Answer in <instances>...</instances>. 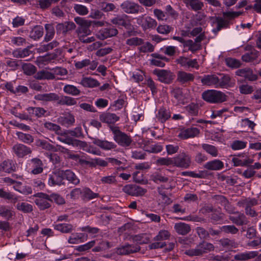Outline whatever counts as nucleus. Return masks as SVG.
I'll return each mask as SVG.
<instances>
[{
    "instance_id": "53",
    "label": "nucleus",
    "mask_w": 261,
    "mask_h": 261,
    "mask_svg": "<svg viewBox=\"0 0 261 261\" xmlns=\"http://www.w3.org/2000/svg\"><path fill=\"white\" fill-rule=\"evenodd\" d=\"M23 72L27 75H32L36 73L37 68L31 63H24L22 65Z\"/></svg>"
},
{
    "instance_id": "32",
    "label": "nucleus",
    "mask_w": 261,
    "mask_h": 261,
    "mask_svg": "<svg viewBox=\"0 0 261 261\" xmlns=\"http://www.w3.org/2000/svg\"><path fill=\"white\" fill-rule=\"evenodd\" d=\"M15 213L11 210L8 206L0 205V216L7 220H10L13 219L15 216Z\"/></svg>"
},
{
    "instance_id": "33",
    "label": "nucleus",
    "mask_w": 261,
    "mask_h": 261,
    "mask_svg": "<svg viewBox=\"0 0 261 261\" xmlns=\"http://www.w3.org/2000/svg\"><path fill=\"white\" fill-rule=\"evenodd\" d=\"M258 57V52L254 49H251L249 51L243 55L241 59L243 61L249 63L253 62Z\"/></svg>"
},
{
    "instance_id": "29",
    "label": "nucleus",
    "mask_w": 261,
    "mask_h": 261,
    "mask_svg": "<svg viewBox=\"0 0 261 261\" xmlns=\"http://www.w3.org/2000/svg\"><path fill=\"white\" fill-rule=\"evenodd\" d=\"M223 167V162L217 159L207 162L204 165V168L209 170H220Z\"/></svg>"
},
{
    "instance_id": "25",
    "label": "nucleus",
    "mask_w": 261,
    "mask_h": 261,
    "mask_svg": "<svg viewBox=\"0 0 261 261\" xmlns=\"http://www.w3.org/2000/svg\"><path fill=\"white\" fill-rule=\"evenodd\" d=\"M88 235L84 233H73L69 237L68 242L71 244L83 243L87 241Z\"/></svg>"
},
{
    "instance_id": "18",
    "label": "nucleus",
    "mask_w": 261,
    "mask_h": 261,
    "mask_svg": "<svg viewBox=\"0 0 261 261\" xmlns=\"http://www.w3.org/2000/svg\"><path fill=\"white\" fill-rule=\"evenodd\" d=\"M200 133L199 129L195 127H190L182 129L178 137L182 139H187L190 138H194L198 135Z\"/></svg>"
},
{
    "instance_id": "19",
    "label": "nucleus",
    "mask_w": 261,
    "mask_h": 261,
    "mask_svg": "<svg viewBox=\"0 0 261 261\" xmlns=\"http://www.w3.org/2000/svg\"><path fill=\"white\" fill-rule=\"evenodd\" d=\"M118 34V30L113 27L103 28L97 34V38L100 40H104L108 38L116 36Z\"/></svg>"
},
{
    "instance_id": "38",
    "label": "nucleus",
    "mask_w": 261,
    "mask_h": 261,
    "mask_svg": "<svg viewBox=\"0 0 261 261\" xmlns=\"http://www.w3.org/2000/svg\"><path fill=\"white\" fill-rule=\"evenodd\" d=\"M156 118L162 123L165 122L171 117V113L169 110L162 107L161 108L156 114Z\"/></svg>"
},
{
    "instance_id": "50",
    "label": "nucleus",
    "mask_w": 261,
    "mask_h": 261,
    "mask_svg": "<svg viewBox=\"0 0 261 261\" xmlns=\"http://www.w3.org/2000/svg\"><path fill=\"white\" fill-rule=\"evenodd\" d=\"M32 51L30 50L29 47H27L22 49H17L13 52L14 57L17 58H23L32 54Z\"/></svg>"
},
{
    "instance_id": "24",
    "label": "nucleus",
    "mask_w": 261,
    "mask_h": 261,
    "mask_svg": "<svg viewBox=\"0 0 261 261\" xmlns=\"http://www.w3.org/2000/svg\"><path fill=\"white\" fill-rule=\"evenodd\" d=\"M35 99L44 102L55 101L59 99V95L55 93L38 94L34 97Z\"/></svg>"
},
{
    "instance_id": "48",
    "label": "nucleus",
    "mask_w": 261,
    "mask_h": 261,
    "mask_svg": "<svg viewBox=\"0 0 261 261\" xmlns=\"http://www.w3.org/2000/svg\"><path fill=\"white\" fill-rule=\"evenodd\" d=\"M45 29L46 30V34L44 37V40L48 42L51 40L55 35V29L52 24H46L45 25Z\"/></svg>"
},
{
    "instance_id": "44",
    "label": "nucleus",
    "mask_w": 261,
    "mask_h": 261,
    "mask_svg": "<svg viewBox=\"0 0 261 261\" xmlns=\"http://www.w3.org/2000/svg\"><path fill=\"white\" fill-rule=\"evenodd\" d=\"M150 180L156 184H159L160 182H167L169 178L161 173L155 172L150 176Z\"/></svg>"
},
{
    "instance_id": "43",
    "label": "nucleus",
    "mask_w": 261,
    "mask_h": 261,
    "mask_svg": "<svg viewBox=\"0 0 261 261\" xmlns=\"http://www.w3.org/2000/svg\"><path fill=\"white\" fill-rule=\"evenodd\" d=\"M63 91L72 96H78L81 94V91L76 87L72 85H66L63 87Z\"/></svg>"
},
{
    "instance_id": "16",
    "label": "nucleus",
    "mask_w": 261,
    "mask_h": 261,
    "mask_svg": "<svg viewBox=\"0 0 261 261\" xmlns=\"http://www.w3.org/2000/svg\"><path fill=\"white\" fill-rule=\"evenodd\" d=\"M111 22L118 26L124 27L126 29H130L133 25L128 19V16L126 15L117 16L111 20Z\"/></svg>"
},
{
    "instance_id": "57",
    "label": "nucleus",
    "mask_w": 261,
    "mask_h": 261,
    "mask_svg": "<svg viewBox=\"0 0 261 261\" xmlns=\"http://www.w3.org/2000/svg\"><path fill=\"white\" fill-rule=\"evenodd\" d=\"M217 27L216 30L217 31H220L223 28H228L229 27L230 22L228 20H225L222 17H218L216 19Z\"/></svg>"
},
{
    "instance_id": "47",
    "label": "nucleus",
    "mask_w": 261,
    "mask_h": 261,
    "mask_svg": "<svg viewBox=\"0 0 261 261\" xmlns=\"http://www.w3.org/2000/svg\"><path fill=\"white\" fill-rule=\"evenodd\" d=\"M16 134L19 140L25 144H31L34 142V137L30 134L22 132H17Z\"/></svg>"
},
{
    "instance_id": "26",
    "label": "nucleus",
    "mask_w": 261,
    "mask_h": 261,
    "mask_svg": "<svg viewBox=\"0 0 261 261\" xmlns=\"http://www.w3.org/2000/svg\"><path fill=\"white\" fill-rule=\"evenodd\" d=\"M100 120L107 124H114L119 120V117L115 114L111 113H104L99 116Z\"/></svg>"
},
{
    "instance_id": "9",
    "label": "nucleus",
    "mask_w": 261,
    "mask_h": 261,
    "mask_svg": "<svg viewBox=\"0 0 261 261\" xmlns=\"http://www.w3.org/2000/svg\"><path fill=\"white\" fill-rule=\"evenodd\" d=\"M234 166H246L253 162V160L250 158L246 153H239L232 159Z\"/></svg>"
},
{
    "instance_id": "15",
    "label": "nucleus",
    "mask_w": 261,
    "mask_h": 261,
    "mask_svg": "<svg viewBox=\"0 0 261 261\" xmlns=\"http://www.w3.org/2000/svg\"><path fill=\"white\" fill-rule=\"evenodd\" d=\"M12 149L16 155L20 158H22L24 156L31 154L32 152L30 147L22 144H16L14 145Z\"/></svg>"
},
{
    "instance_id": "55",
    "label": "nucleus",
    "mask_w": 261,
    "mask_h": 261,
    "mask_svg": "<svg viewBox=\"0 0 261 261\" xmlns=\"http://www.w3.org/2000/svg\"><path fill=\"white\" fill-rule=\"evenodd\" d=\"M154 46L149 42H144L143 40V44L138 47V50L140 53H151L154 51Z\"/></svg>"
},
{
    "instance_id": "58",
    "label": "nucleus",
    "mask_w": 261,
    "mask_h": 261,
    "mask_svg": "<svg viewBox=\"0 0 261 261\" xmlns=\"http://www.w3.org/2000/svg\"><path fill=\"white\" fill-rule=\"evenodd\" d=\"M133 240L137 244H144L148 243L150 241V239L147 234H141L135 236L133 238Z\"/></svg>"
},
{
    "instance_id": "23",
    "label": "nucleus",
    "mask_w": 261,
    "mask_h": 261,
    "mask_svg": "<svg viewBox=\"0 0 261 261\" xmlns=\"http://www.w3.org/2000/svg\"><path fill=\"white\" fill-rule=\"evenodd\" d=\"M258 254L256 251H245L234 255V259L237 261H246L255 258Z\"/></svg>"
},
{
    "instance_id": "10",
    "label": "nucleus",
    "mask_w": 261,
    "mask_h": 261,
    "mask_svg": "<svg viewBox=\"0 0 261 261\" xmlns=\"http://www.w3.org/2000/svg\"><path fill=\"white\" fill-rule=\"evenodd\" d=\"M176 62L184 68L191 67L198 69L199 67L197 59H191L184 56L179 57L176 60Z\"/></svg>"
},
{
    "instance_id": "7",
    "label": "nucleus",
    "mask_w": 261,
    "mask_h": 261,
    "mask_svg": "<svg viewBox=\"0 0 261 261\" xmlns=\"http://www.w3.org/2000/svg\"><path fill=\"white\" fill-rule=\"evenodd\" d=\"M34 196L36 197L35 203L40 210H44L50 207L49 195L43 193H38Z\"/></svg>"
},
{
    "instance_id": "27",
    "label": "nucleus",
    "mask_w": 261,
    "mask_h": 261,
    "mask_svg": "<svg viewBox=\"0 0 261 261\" xmlns=\"http://www.w3.org/2000/svg\"><path fill=\"white\" fill-rule=\"evenodd\" d=\"M32 164V170L31 173L38 174L41 173L43 171V164L42 161L38 158H33L30 161Z\"/></svg>"
},
{
    "instance_id": "61",
    "label": "nucleus",
    "mask_w": 261,
    "mask_h": 261,
    "mask_svg": "<svg viewBox=\"0 0 261 261\" xmlns=\"http://www.w3.org/2000/svg\"><path fill=\"white\" fill-rule=\"evenodd\" d=\"M156 164L158 166H166L174 165L173 158H159L156 161Z\"/></svg>"
},
{
    "instance_id": "63",
    "label": "nucleus",
    "mask_w": 261,
    "mask_h": 261,
    "mask_svg": "<svg viewBox=\"0 0 261 261\" xmlns=\"http://www.w3.org/2000/svg\"><path fill=\"white\" fill-rule=\"evenodd\" d=\"M225 63L227 66L231 68H238L242 65V63L240 60L232 58H226Z\"/></svg>"
},
{
    "instance_id": "64",
    "label": "nucleus",
    "mask_w": 261,
    "mask_h": 261,
    "mask_svg": "<svg viewBox=\"0 0 261 261\" xmlns=\"http://www.w3.org/2000/svg\"><path fill=\"white\" fill-rule=\"evenodd\" d=\"M174 97L177 100L178 103L183 104L184 95L182 89L180 88H175L172 91Z\"/></svg>"
},
{
    "instance_id": "28",
    "label": "nucleus",
    "mask_w": 261,
    "mask_h": 261,
    "mask_svg": "<svg viewBox=\"0 0 261 261\" xmlns=\"http://www.w3.org/2000/svg\"><path fill=\"white\" fill-rule=\"evenodd\" d=\"M93 143L105 150H109L115 149L117 145L112 142H109L107 140H102L98 139H95L93 141Z\"/></svg>"
},
{
    "instance_id": "49",
    "label": "nucleus",
    "mask_w": 261,
    "mask_h": 261,
    "mask_svg": "<svg viewBox=\"0 0 261 261\" xmlns=\"http://www.w3.org/2000/svg\"><path fill=\"white\" fill-rule=\"evenodd\" d=\"M202 148L213 157H216L218 155V150L215 146L208 144H202Z\"/></svg>"
},
{
    "instance_id": "42",
    "label": "nucleus",
    "mask_w": 261,
    "mask_h": 261,
    "mask_svg": "<svg viewBox=\"0 0 261 261\" xmlns=\"http://www.w3.org/2000/svg\"><path fill=\"white\" fill-rule=\"evenodd\" d=\"M58 104L60 105L71 106L76 104V100L74 98L68 96H62L61 97L59 96Z\"/></svg>"
},
{
    "instance_id": "22",
    "label": "nucleus",
    "mask_w": 261,
    "mask_h": 261,
    "mask_svg": "<svg viewBox=\"0 0 261 261\" xmlns=\"http://www.w3.org/2000/svg\"><path fill=\"white\" fill-rule=\"evenodd\" d=\"M195 79L193 74L184 71H179L177 74V81L181 84H185L193 82Z\"/></svg>"
},
{
    "instance_id": "1",
    "label": "nucleus",
    "mask_w": 261,
    "mask_h": 261,
    "mask_svg": "<svg viewBox=\"0 0 261 261\" xmlns=\"http://www.w3.org/2000/svg\"><path fill=\"white\" fill-rule=\"evenodd\" d=\"M230 77L228 75L224 74L219 79L216 74L204 75L201 79L203 85L213 87L215 88H226L229 84Z\"/></svg>"
},
{
    "instance_id": "5",
    "label": "nucleus",
    "mask_w": 261,
    "mask_h": 261,
    "mask_svg": "<svg viewBox=\"0 0 261 261\" xmlns=\"http://www.w3.org/2000/svg\"><path fill=\"white\" fill-rule=\"evenodd\" d=\"M214 249V245L205 241L199 243L195 249H189L185 253L189 256H199L203 253H207Z\"/></svg>"
},
{
    "instance_id": "20",
    "label": "nucleus",
    "mask_w": 261,
    "mask_h": 261,
    "mask_svg": "<svg viewBox=\"0 0 261 261\" xmlns=\"http://www.w3.org/2000/svg\"><path fill=\"white\" fill-rule=\"evenodd\" d=\"M235 214L237 215V216H230L229 217V219L233 223L238 226H243L244 225H247L249 221L243 213L237 211Z\"/></svg>"
},
{
    "instance_id": "45",
    "label": "nucleus",
    "mask_w": 261,
    "mask_h": 261,
    "mask_svg": "<svg viewBox=\"0 0 261 261\" xmlns=\"http://www.w3.org/2000/svg\"><path fill=\"white\" fill-rule=\"evenodd\" d=\"M99 196L98 193L92 192L88 188H84L82 189V199L85 200H91L96 198Z\"/></svg>"
},
{
    "instance_id": "60",
    "label": "nucleus",
    "mask_w": 261,
    "mask_h": 261,
    "mask_svg": "<svg viewBox=\"0 0 261 261\" xmlns=\"http://www.w3.org/2000/svg\"><path fill=\"white\" fill-rule=\"evenodd\" d=\"M59 44V43L56 41L54 40L53 41L47 43L46 44H43L40 45L39 47L38 50L40 52H45L48 50H51L53 48L57 47Z\"/></svg>"
},
{
    "instance_id": "2",
    "label": "nucleus",
    "mask_w": 261,
    "mask_h": 261,
    "mask_svg": "<svg viewBox=\"0 0 261 261\" xmlns=\"http://www.w3.org/2000/svg\"><path fill=\"white\" fill-rule=\"evenodd\" d=\"M227 96L223 92L211 89L204 91L202 93V98L210 103H221L227 100Z\"/></svg>"
},
{
    "instance_id": "31",
    "label": "nucleus",
    "mask_w": 261,
    "mask_h": 261,
    "mask_svg": "<svg viewBox=\"0 0 261 261\" xmlns=\"http://www.w3.org/2000/svg\"><path fill=\"white\" fill-rule=\"evenodd\" d=\"M174 228L176 232L181 235H186L191 231L190 225L184 222L175 223Z\"/></svg>"
},
{
    "instance_id": "35",
    "label": "nucleus",
    "mask_w": 261,
    "mask_h": 261,
    "mask_svg": "<svg viewBox=\"0 0 261 261\" xmlns=\"http://www.w3.org/2000/svg\"><path fill=\"white\" fill-rule=\"evenodd\" d=\"M80 83L83 87L87 88L96 87L100 84L98 81L91 77H83Z\"/></svg>"
},
{
    "instance_id": "62",
    "label": "nucleus",
    "mask_w": 261,
    "mask_h": 261,
    "mask_svg": "<svg viewBox=\"0 0 261 261\" xmlns=\"http://www.w3.org/2000/svg\"><path fill=\"white\" fill-rule=\"evenodd\" d=\"M80 146L83 147L84 151L96 155H100V151L94 147L88 145L86 142L81 141Z\"/></svg>"
},
{
    "instance_id": "46",
    "label": "nucleus",
    "mask_w": 261,
    "mask_h": 261,
    "mask_svg": "<svg viewBox=\"0 0 261 261\" xmlns=\"http://www.w3.org/2000/svg\"><path fill=\"white\" fill-rule=\"evenodd\" d=\"M185 109L188 114L192 116H196L198 115L199 106L197 103L194 102L190 103L185 107Z\"/></svg>"
},
{
    "instance_id": "13",
    "label": "nucleus",
    "mask_w": 261,
    "mask_h": 261,
    "mask_svg": "<svg viewBox=\"0 0 261 261\" xmlns=\"http://www.w3.org/2000/svg\"><path fill=\"white\" fill-rule=\"evenodd\" d=\"M120 6L124 12L128 14L138 13L141 8L138 4L128 0L124 1Z\"/></svg>"
},
{
    "instance_id": "36",
    "label": "nucleus",
    "mask_w": 261,
    "mask_h": 261,
    "mask_svg": "<svg viewBox=\"0 0 261 261\" xmlns=\"http://www.w3.org/2000/svg\"><path fill=\"white\" fill-rule=\"evenodd\" d=\"M27 111L31 117L35 116L38 118L45 116L47 112L46 110L40 107H29Z\"/></svg>"
},
{
    "instance_id": "56",
    "label": "nucleus",
    "mask_w": 261,
    "mask_h": 261,
    "mask_svg": "<svg viewBox=\"0 0 261 261\" xmlns=\"http://www.w3.org/2000/svg\"><path fill=\"white\" fill-rule=\"evenodd\" d=\"M184 46L188 47L189 50L195 53L201 48V45L193 42L192 40H188L185 41Z\"/></svg>"
},
{
    "instance_id": "37",
    "label": "nucleus",
    "mask_w": 261,
    "mask_h": 261,
    "mask_svg": "<svg viewBox=\"0 0 261 261\" xmlns=\"http://www.w3.org/2000/svg\"><path fill=\"white\" fill-rule=\"evenodd\" d=\"M62 171L64 179H66L70 182L75 185L79 184L80 179L72 171L70 170H66L65 171L62 170Z\"/></svg>"
},
{
    "instance_id": "17",
    "label": "nucleus",
    "mask_w": 261,
    "mask_h": 261,
    "mask_svg": "<svg viewBox=\"0 0 261 261\" xmlns=\"http://www.w3.org/2000/svg\"><path fill=\"white\" fill-rule=\"evenodd\" d=\"M140 247L138 245H125L117 248V253L119 255H128L139 252Z\"/></svg>"
},
{
    "instance_id": "3",
    "label": "nucleus",
    "mask_w": 261,
    "mask_h": 261,
    "mask_svg": "<svg viewBox=\"0 0 261 261\" xmlns=\"http://www.w3.org/2000/svg\"><path fill=\"white\" fill-rule=\"evenodd\" d=\"M74 21L79 25L76 30V33L80 41L91 34L89 27L92 25V21L80 17L74 18Z\"/></svg>"
},
{
    "instance_id": "14",
    "label": "nucleus",
    "mask_w": 261,
    "mask_h": 261,
    "mask_svg": "<svg viewBox=\"0 0 261 261\" xmlns=\"http://www.w3.org/2000/svg\"><path fill=\"white\" fill-rule=\"evenodd\" d=\"M64 177L62 170L55 172L49 175L48 183L50 186H61L64 185Z\"/></svg>"
},
{
    "instance_id": "34",
    "label": "nucleus",
    "mask_w": 261,
    "mask_h": 261,
    "mask_svg": "<svg viewBox=\"0 0 261 261\" xmlns=\"http://www.w3.org/2000/svg\"><path fill=\"white\" fill-rule=\"evenodd\" d=\"M43 34L44 30L43 27L37 25L32 29L30 32L29 36L31 39L37 40L42 37Z\"/></svg>"
},
{
    "instance_id": "40",
    "label": "nucleus",
    "mask_w": 261,
    "mask_h": 261,
    "mask_svg": "<svg viewBox=\"0 0 261 261\" xmlns=\"http://www.w3.org/2000/svg\"><path fill=\"white\" fill-rule=\"evenodd\" d=\"M54 229L62 233H70L73 230V226L69 223H60L54 225Z\"/></svg>"
},
{
    "instance_id": "11",
    "label": "nucleus",
    "mask_w": 261,
    "mask_h": 261,
    "mask_svg": "<svg viewBox=\"0 0 261 261\" xmlns=\"http://www.w3.org/2000/svg\"><path fill=\"white\" fill-rule=\"evenodd\" d=\"M137 23L141 25L144 30L154 28L157 25L156 20L149 16H139L137 18Z\"/></svg>"
},
{
    "instance_id": "59",
    "label": "nucleus",
    "mask_w": 261,
    "mask_h": 261,
    "mask_svg": "<svg viewBox=\"0 0 261 261\" xmlns=\"http://www.w3.org/2000/svg\"><path fill=\"white\" fill-rule=\"evenodd\" d=\"M170 237V233L167 230H161L158 234L153 238L155 241L163 242L168 240Z\"/></svg>"
},
{
    "instance_id": "30",
    "label": "nucleus",
    "mask_w": 261,
    "mask_h": 261,
    "mask_svg": "<svg viewBox=\"0 0 261 261\" xmlns=\"http://www.w3.org/2000/svg\"><path fill=\"white\" fill-rule=\"evenodd\" d=\"M0 198L15 203L18 201V197L13 192L0 188Z\"/></svg>"
},
{
    "instance_id": "54",
    "label": "nucleus",
    "mask_w": 261,
    "mask_h": 261,
    "mask_svg": "<svg viewBox=\"0 0 261 261\" xmlns=\"http://www.w3.org/2000/svg\"><path fill=\"white\" fill-rule=\"evenodd\" d=\"M186 6L193 11H198L202 9L204 4L199 0H191Z\"/></svg>"
},
{
    "instance_id": "21",
    "label": "nucleus",
    "mask_w": 261,
    "mask_h": 261,
    "mask_svg": "<svg viewBox=\"0 0 261 261\" xmlns=\"http://www.w3.org/2000/svg\"><path fill=\"white\" fill-rule=\"evenodd\" d=\"M76 25L73 22H66L65 23H59L56 26L57 34L66 35L68 32L74 30Z\"/></svg>"
},
{
    "instance_id": "39",
    "label": "nucleus",
    "mask_w": 261,
    "mask_h": 261,
    "mask_svg": "<svg viewBox=\"0 0 261 261\" xmlns=\"http://www.w3.org/2000/svg\"><path fill=\"white\" fill-rule=\"evenodd\" d=\"M15 170V166L12 160H5L0 165V170L6 173H11Z\"/></svg>"
},
{
    "instance_id": "6",
    "label": "nucleus",
    "mask_w": 261,
    "mask_h": 261,
    "mask_svg": "<svg viewBox=\"0 0 261 261\" xmlns=\"http://www.w3.org/2000/svg\"><path fill=\"white\" fill-rule=\"evenodd\" d=\"M173 162L174 166L187 169L191 164V156L187 153L182 152L173 158Z\"/></svg>"
},
{
    "instance_id": "4",
    "label": "nucleus",
    "mask_w": 261,
    "mask_h": 261,
    "mask_svg": "<svg viewBox=\"0 0 261 261\" xmlns=\"http://www.w3.org/2000/svg\"><path fill=\"white\" fill-rule=\"evenodd\" d=\"M113 134L114 140L120 146L127 147L132 143L131 137L124 132H121L117 126H112L110 127Z\"/></svg>"
},
{
    "instance_id": "12",
    "label": "nucleus",
    "mask_w": 261,
    "mask_h": 261,
    "mask_svg": "<svg viewBox=\"0 0 261 261\" xmlns=\"http://www.w3.org/2000/svg\"><path fill=\"white\" fill-rule=\"evenodd\" d=\"M235 73L236 75L243 77L249 81H255L258 79L257 75L254 73L252 69L249 67L239 69Z\"/></svg>"
},
{
    "instance_id": "41",
    "label": "nucleus",
    "mask_w": 261,
    "mask_h": 261,
    "mask_svg": "<svg viewBox=\"0 0 261 261\" xmlns=\"http://www.w3.org/2000/svg\"><path fill=\"white\" fill-rule=\"evenodd\" d=\"M34 77L39 80H54L55 78V75L50 72L42 70L38 71L35 75Z\"/></svg>"
},
{
    "instance_id": "52",
    "label": "nucleus",
    "mask_w": 261,
    "mask_h": 261,
    "mask_svg": "<svg viewBox=\"0 0 261 261\" xmlns=\"http://www.w3.org/2000/svg\"><path fill=\"white\" fill-rule=\"evenodd\" d=\"M157 191L165 204L168 205L172 202V200L167 195L164 186H161L158 187Z\"/></svg>"
},
{
    "instance_id": "51",
    "label": "nucleus",
    "mask_w": 261,
    "mask_h": 261,
    "mask_svg": "<svg viewBox=\"0 0 261 261\" xmlns=\"http://www.w3.org/2000/svg\"><path fill=\"white\" fill-rule=\"evenodd\" d=\"M37 145L42 149L51 150L53 151H57V149L55 146H54L47 141L44 140H38L37 141Z\"/></svg>"
},
{
    "instance_id": "8",
    "label": "nucleus",
    "mask_w": 261,
    "mask_h": 261,
    "mask_svg": "<svg viewBox=\"0 0 261 261\" xmlns=\"http://www.w3.org/2000/svg\"><path fill=\"white\" fill-rule=\"evenodd\" d=\"M153 73L158 76L161 82L165 84H170L174 78L173 73L167 70L155 69L153 71Z\"/></svg>"
}]
</instances>
